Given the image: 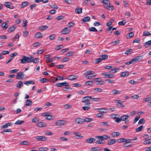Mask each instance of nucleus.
<instances>
[{"instance_id":"1","label":"nucleus","mask_w":151,"mask_h":151,"mask_svg":"<svg viewBox=\"0 0 151 151\" xmlns=\"http://www.w3.org/2000/svg\"><path fill=\"white\" fill-rule=\"evenodd\" d=\"M101 2L103 4L104 7L109 10H113L114 9V7L110 6V3L108 0H101Z\"/></svg>"},{"instance_id":"2","label":"nucleus","mask_w":151,"mask_h":151,"mask_svg":"<svg viewBox=\"0 0 151 151\" xmlns=\"http://www.w3.org/2000/svg\"><path fill=\"white\" fill-rule=\"evenodd\" d=\"M32 60V57L30 56L29 58L23 56V58L20 59V62L23 64L25 63H30Z\"/></svg>"},{"instance_id":"3","label":"nucleus","mask_w":151,"mask_h":151,"mask_svg":"<svg viewBox=\"0 0 151 151\" xmlns=\"http://www.w3.org/2000/svg\"><path fill=\"white\" fill-rule=\"evenodd\" d=\"M67 123V121L64 120H62L57 121L55 124L56 126H62L65 125Z\"/></svg>"},{"instance_id":"4","label":"nucleus","mask_w":151,"mask_h":151,"mask_svg":"<svg viewBox=\"0 0 151 151\" xmlns=\"http://www.w3.org/2000/svg\"><path fill=\"white\" fill-rule=\"evenodd\" d=\"M96 137L97 139H99L101 140H107L109 139H110L111 137L110 136H108L107 135H104L102 136H96Z\"/></svg>"},{"instance_id":"5","label":"nucleus","mask_w":151,"mask_h":151,"mask_svg":"<svg viewBox=\"0 0 151 151\" xmlns=\"http://www.w3.org/2000/svg\"><path fill=\"white\" fill-rule=\"evenodd\" d=\"M55 86L58 87H62L64 86L68 87L69 86V85L68 83L65 82L63 83H57L56 84Z\"/></svg>"},{"instance_id":"6","label":"nucleus","mask_w":151,"mask_h":151,"mask_svg":"<svg viewBox=\"0 0 151 151\" xmlns=\"http://www.w3.org/2000/svg\"><path fill=\"white\" fill-rule=\"evenodd\" d=\"M24 74L23 72H19L17 73L16 78L20 80L24 78Z\"/></svg>"},{"instance_id":"7","label":"nucleus","mask_w":151,"mask_h":151,"mask_svg":"<svg viewBox=\"0 0 151 151\" xmlns=\"http://www.w3.org/2000/svg\"><path fill=\"white\" fill-rule=\"evenodd\" d=\"M35 139L39 141H44L47 140V138L43 136H37L35 137Z\"/></svg>"},{"instance_id":"8","label":"nucleus","mask_w":151,"mask_h":151,"mask_svg":"<svg viewBox=\"0 0 151 151\" xmlns=\"http://www.w3.org/2000/svg\"><path fill=\"white\" fill-rule=\"evenodd\" d=\"M91 99V97L90 96H87L84 97L83 99V102L85 103L86 104H90V103H88V101Z\"/></svg>"},{"instance_id":"9","label":"nucleus","mask_w":151,"mask_h":151,"mask_svg":"<svg viewBox=\"0 0 151 151\" xmlns=\"http://www.w3.org/2000/svg\"><path fill=\"white\" fill-rule=\"evenodd\" d=\"M42 116H47L46 119L48 120H51L52 119V116L50 115L49 113H45L42 114Z\"/></svg>"},{"instance_id":"10","label":"nucleus","mask_w":151,"mask_h":151,"mask_svg":"<svg viewBox=\"0 0 151 151\" xmlns=\"http://www.w3.org/2000/svg\"><path fill=\"white\" fill-rule=\"evenodd\" d=\"M75 122L78 124H82L84 122L83 119L80 118H78L76 119Z\"/></svg>"},{"instance_id":"11","label":"nucleus","mask_w":151,"mask_h":151,"mask_svg":"<svg viewBox=\"0 0 151 151\" xmlns=\"http://www.w3.org/2000/svg\"><path fill=\"white\" fill-rule=\"evenodd\" d=\"M70 31V28L65 27L62 31L63 34H65L68 33Z\"/></svg>"},{"instance_id":"12","label":"nucleus","mask_w":151,"mask_h":151,"mask_svg":"<svg viewBox=\"0 0 151 151\" xmlns=\"http://www.w3.org/2000/svg\"><path fill=\"white\" fill-rule=\"evenodd\" d=\"M4 5L8 8L13 9V7L12 4L10 2H5Z\"/></svg>"},{"instance_id":"13","label":"nucleus","mask_w":151,"mask_h":151,"mask_svg":"<svg viewBox=\"0 0 151 151\" xmlns=\"http://www.w3.org/2000/svg\"><path fill=\"white\" fill-rule=\"evenodd\" d=\"M78 77L77 76L71 75L68 76L67 79L70 80H74L76 79Z\"/></svg>"},{"instance_id":"14","label":"nucleus","mask_w":151,"mask_h":151,"mask_svg":"<svg viewBox=\"0 0 151 151\" xmlns=\"http://www.w3.org/2000/svg\"><path fill=\"white\" fill-rule=\"evenodd\" d=\"M116 140L115 139L109 140L107 142V144L108 145H111L116 143Z\"/></svg>"},{"instance_id":"15","label":"nucleus","mask_w":151,"mask_h":151,"mask_svg":"<svg viewBox=\"0 0 151 151\" xmlns=\"http://www.w3.org/2000/svg\"><path fill=\"white\" fill-rule=\"evenodd\" d=\"M37 125L39 127H45L46 126V124L44 122H40L37 123Z\"/></svg>"},{"instance_id":"16","label":"nucleus","mask_w":151,"mask_h":151,"mask_svg":"<svg viewBox=\"0 0 151 151\" xmlns=\"http://www.w3.org/2000/svg\"><path fill=\"white\" fill-rule=\"evenodd\" d=\"M129 75V73L128 71H125L121 73L120 76L122 77L127 76Z\"/></svg>"},{"instance_id":"17","label":"nucleus","mask_w":151,"mask_h":151,"mask_svg":"<svg viewBox=\"0 0 151 151\" xmlns=\"http://www.w3.org/2000/svg\"><path fill=\"white\" fill-rule=\"evenodd\" d=\"M96 110H99L98 111V112H101V113H107L108 111V110L107 109H96Z\"/></svg>"},{"instance_id":"18","label":"nucleus","mask_w":151,"mask_h":151,"mask_svg":"<svg viewBox=\"0 0 151 151\" xmlns=\"http://www.w3.org/2000/svg\"><path fill=\"white\" fill-rule=\"evenodd\" d=\"M96 139L95 138L90 137L86 139V141L87 142L92 143L93 141H95Z\"/></svg>"},{"instance_id":"19","label":"nucleus","mask_w":151,"mask_h":151,"mask_svg":"<svg viewBox=\"0 0 151 151\" xmlns=\"http://www.w3.org/2000/svg\"><path fill=\"white\" fill-rule=\"evenodd\" d=\"M142 56H137L133 58L132 60L133 63H134L139 60L140 59V58H141V59H142Z\"/></svg>"},{"instance_id":"20","label":"nucleus","mask_w":151,"mask_h":151,"mask_svg":"<svg viewBox=\"0 0 151 151\" xmlns=\"http://www.w3.org/2000/svg\"><path fill=\"white\" fill-rule=\"evenodd\" d=\"M129 116L128 115H124L121 117V120L122 121H124L127 120L129 118Z\"/></svg>"},{"instance_id":"21","label":"nucleus","mask_w":151,"mask_h":151,"mask_svg":"<svg viewBox=\"0 0 151 151\" xmlns=\"http://www.w3.org/2000/svg\"><path fill=\"white\" fill-rule=\"evenodd\" d=\"M120 134V133L119 132H112L111 134L112 137H115L119 136Z\"/></svg>"},{"instance_id":"22","label":"nucleus","mask_w":151,"mask_h":151,"mask_svg":"<svg viewBox=\"0 0 151 151\" xmlns=\"http://www.w3.org/2000/svg\"><path fill=\"white\" fill-rule=\"evenodd\" d=\"M12 123H8L5 124L4 125H2L1 127V128L3 129L4 128H6L11 126Z\"/></svg>"},{"instance_id":"23","label":"nucleus","mask_w":151,"mask_h":151,"mask_svg":"<svg viewBox=\"0 0 151 151\" xmlns=\"http://www.w3.org/2000/svg\"><path fill=\"white\" fill-rule=\"evenodd\" d=\"M84 74L85 75H91L95 74V73L93 71L89 70L86 71Z\"/></svg>"},{"instance_id":"24","label":"nucleus","mask_w":151,"mask_h":151,"mask_svg":"<svg viewBox=\"0 0 151 151\" xmlns=\"http://www.w3.org/2000/svg\"><path fill=\"white\" fill-rule=\"evenodd\" d=\"M93 90L95 93H97L98 92H101L103 91L102 89L100 88H95L93 89Z\"/></svg>"},{"instance_id":"25","label":"nucleus","mask_w":151,"mask_h":151,"mask_svg":"<svg viewBox=\"0 0 151 151\" xmlns=\"http://www.w3.org/2000/svg\"><path fill=\"white\" fill-rule=\"evenodd\" d=\"M23 83L21 81H19L17 84L16 86L17 88H20L23 86Z\"/></svg>"},{"instance_id":"26","label":"nucleus","mask_w":151,"mask_h":151,"mask_svg":"<svg viewBox=\"0 0 151 151\" xmlns=\"http://www.w3.org/2000/svg\"><path fill=\"white\" fill-rule=\"evenodd\" d=\"M42 34L40 32H38L36 33L35 35V37L38 38L42 37Z\"/></svg>"},{"instance_id":"27","label":"nucleus","mask_w":151,"mask_h":151,"mask_svg":"<svg viewBox=\"0 0 151 151\" xmlns=\"http://www.w3.org/2000/svg\"><path fill=\"white\" fill-rule=\"evenodd\" d=\"M1 26L2 27L4 28L5 29H7L8 28V24H7L6 22H5L2 23Z\"/></svg>"},{"instance_id":"28","label":"nucleus","mask_w":151,"mask_h":151,"mask_svg":"<svg viewBox=\"0 0 151 151\" xmlns=\"http://www.w3.org/2000/svg\"><path fill=\"white\" fill-rule=\"evenodd\" d=\"M144 145H149L151 144V138L145 140L143 142Z\"/></svg>"},{"instance_id":"29","label":"nucleus","mask_w":151,"mask_h":151,"mask_svg":"<svg viewBox=\"0 0 151 151\" xmlns=\"http://www.w3.org/2000/svg\"><path fill=\"white\" fill-rule=\"evenodd\" d=\"M133 50L131 49H128L126 51L125 54L127 55H129L132 52Z\"/></svg>"},{"instance_id":"30","label":"nucleus","mask_w":151,"mask_h":151,"mask_svg":"<svg viewBox=\"0 0 151 151\" xmlns=\"http://www.w3.org/2000/svg\"><path fill=\"white\" fill-rule=\"evenodd\" d=\"M29 2L27 1H24L22 2L21 4V8H24L26 7L28 4Z\"/></svg>"},{"instance_id":"31","label":"nucleus","mask_w":151,"mask_h":151,"mask_svg":"<svg viewBox=\"0 0 151 151\" xmlns=\"http://www.w3.org/2000/svg\"><path fill=\"white\" fill-rule=\"evenodd\" d=\"M16 28V27L14 26H12L9 28L8 29V32H12L14 31L15 30V29Z\"/></svg>"},{"instance_id":"32","label":"nucleus","mask_w":151,"mask_h":151,"mask_svg":"<svg viewBox=\"0 0 151 151\" xmlns=\"http://www.w3.org/2000/svg\"><path fill=\"white\" fill-rule=\"evenodd\" d=\"M74 134L77 136L78 138H81L83 137L81 135V134L79 132H74Z\"/></svg>"},{"instance_id":"33","label":"nucleus","mask_w":151,"mask_h":151,"mask_svg":"<svg viewBox=\"0 0 151 151\" xmlns=\"http://www.w3.org/2000/svg\"><path fill=\"white\" fill-rule=\"evenodd\" d=\"M82 9L79 7L77 8L75 10V12L78 14H81L82 13Z\"/></svg>"},{"instance_id":"34","label":"nucleus","mask_w":151,"mask_h":151,"mask_svg":"<svg viewBox=\"0 0 151 151\" xmlns=\"http://www.w3.org/2000/svg\"><path fill=\"white\" fill-rule=\"evenodd\" d=\"M83 122H90L92 121V118L86 117L84 119H83Z\"/></svg>"},{"instance_id":"35","label":"nucleus","mask_w":151,"mask_h":151,"mask_svg":"<svg viewBox=\"0 0 151 151\" xmlns=\"http://www.w3.org/2000/svg\"><path fill=\"white\" fill-rule=\"evenodd\" d=\"M35 82L33 81H27L26 82H25L24 83V84L26 85H28L29 84H34Z\"/></svg>"},{"instance_id":"36","label":"nucleus","mask_w":151,"mask_h":151,"mask_svg":"<svg viewBox=\"0 0 151 151\" xmlns=\"http://www.w3.org/2000/svg\"><path fill=\"white\" fill-rule=\"evenodd\" d=\"M29 142L27 141H22L20 142V144L23 145H28Z\"/></svg>"},{"instance_id":"37","label":"nucleus","mask_w":151,"mask_h":151,"mask_svg":"<svg viewBox=\"0 0 151 151\" xmlns=\"http://www.w3.org/2000/svg\"><path fill=\"white\" fill-rule=\"evenodd\" d=\"M112 92L113 94L117 95L120 94L119 91L117 90H113L112 91Z\"/></svg>"},{"instance_id":"38","label":"nucleus","mask_w":151,"mask_h":151,"mask_svg":"<svg viewBox=\"0 0 151 151\" xmlns=\"http://www.w3.org/2000/svg\"><path fill=\"white\" fill-rule=\"evenodd\" d=\"M90 19V17H86L83 18L82 20V21L84 22H87Z\"/></svg>"},{"instance_id":"39","label":"nucleus","mask_w":151,"mask_h":151,"mask_svg":"<svg viewBox=\"0 0 151 151\" xmlns=\"http://www.w3.org/2000/svg\"><path fill=\"white\" fill-rule=\"evenodd\" d=\"M143 127H144L143 125H141L138 127L136 129V132H137L141 131L142 130Z\"/></svg>"},{"instance_id":"40","label":"nucleus","mask_w":151,"mask_h":151,"mask_svg":"<svg viewBox=\"0 0 151 151\" xmlns=\"http://www.w3.org/2000/svg\"><path fill=\"white\" fill-rule=\"evenodd\" d=\"M120 69L119 68H114L110 70V72L111 73H114L116 72L117 70H119Z\"/></svg>"},{"instance_id":"41","label":"nucleus","mask_w":151,"mask_h":151,"mask_svg":"<svg viewBox=\"0 0 151 151\" xmlns=\"http://www.w3.org/2000/svg\"><path fill=\"white\" fill-rule=\"evenodd\" d=\"M151 44V40H149L145 44V47H149Z\"/></svg>"},{"instance_id":"42","label":"nucleus","mask_w":151,"mask_h":151,"mask_svg":"<svg viewBox=\"0 0 151 151\" xmlns=\"http://www.w3.org/2000/svg\"><path fill=\"white\" fill-rule=\"evenodd\" d=\"M91 150L92 151H100L101 150V149L99 147H93L91 148Z\"/></svg>"},{"instance_id":"43","label":"nucleus","mask_w":151,"mask_h":151,"mask_svg":"<svg viewBox=\"0 0 151 151\" xmlns=\"http://www.w3.org/2000/svg\"><path fill=\"white\" fill-rule=\"evenodd\" d=\"M89 30L90 32H96L98 31L94 27H92L89 29Z\"/></svg>"},{"instance_id":"44","label":"nucleus","mask_w":151,"mask_h":151,"mask_svg":"<svg viewBox=\"0 0 151 151\" xmlns=\"http://www.w3.org/2000/svg\"><path fill=\"white\" fill-rule=\"evenodd\" d=\"M151 34L150 32L147 31H144L143 32V36L150 35Z\"/></svg>"},{"instance_id":"45","label":"nucleus","mask_w":151,"mask_h":151,"mask_svg":"<svg viewBox=\"0 0 151 151\" xmlns=\"http://www.w3.org/2000/svg\"><path fill=\"white\" fill-rule=\"evenodd\" d=\"M48 150V148L47 147H41L39 148V150L40 151H46Z\"/></svg>"},{"instance_id":"46","label":"nucleus","mask_w":151,"mask_h":151,"mask_svg":"<svg viewBox=\"0 0 151 151\" xmlns=\"http://www.w3.org/2000/svg\"><path fill=\"white\" fill-rule=\"evenodd\" d=\"M126 20H123L119 22L118 23V24L119 25H121L122 26H124L125 25L126 23Z\"/></svg>"},{"instance_id":"47","label":"nucleus","mask_w":151,"mask_h":151,"mask_svg":"<svg viewBox=\"0 0 151 151\" xmlns=\"http://www.w3.org/2000/svg\"><path fill=\"white\" fill-rule=\"evenodd\" d=\"M48 28V27L47 26H46L45 25H43L40 28V30H45L46 29H47Z\"/></svg>"},{"instance_id":"48","label":"nucleus","mask_w":151,"mask_h":151,"mask_svg":"<svg viewBox=\"0 0 151 151\" xmlns=\"http://www.w3.org/2000/svg\"><path fill=\"white\" fill-rule=\"evenodd\" d=\"M102 60V59L101 58H98L95 60V63L96 64H98Z\"/></svg>"},{"instance_id":"49","label":"nucleus","mask_w":151,"mask_h":151,"mask_svg":"<svg viewBox=\"0 0 151 151\" xmlns=\"http://www.w3.org/2000/svg\"><path fill=\"white\" fill-rule=\"evenodd\" d=\"M104 114L102 113H99L96 114V116L98 117L102 118L104 117Z\"/></svg>"},{"instance_id":"50","label":"nucleus","mask_w":151,"mask_h":151,"mask_svg":"<svg viewBox=\"0 0 151 151\" xmlns=\"http://www.w3.org/2000/svg\"><path fill=\"white\" fill-rule=\"evenodd\" d=\"M125 140H126V139L122 138L119 139L117 140V142H124Z\"/></svg>"},{"instance_id":"51","label":"nucleus","mask_w":151,"mask_h":151,"mask_svg":"<svg viewBox=\"0 0 151 151\" xmlns=\"http://www.w3.org/2000/svg\"><path fill=\"white\" fill-rule=\"evenodd\" d=\"M71 104H65L63 106V108L65 109H67L71 107Z\"/></svg>"},{"instance_id":"52","label":"nucleus","mask_w":151,"mask_h":151,"mask_svg":"<svg viewBox=\"0 0 151 151\" xmlns=\"http://www.w3.org/2000/svg\"><path fill=\"white\" fill-rule=\"evenodd\" d=\"M106 81L107 82L109 83H114V81L113 80H110V79H107L105 81Z\"/></svg>"},{"instance_id":"53","label":"nucleus","mask_w":151,"mask_h":151,"mask_svg":"<svg viewBox=\"0 0 151 151\" xmlns=\"http://www.w3.org/2000/svg\"><path fill=\"white\" fill-rule=\"evenodd\" d=\"M140 115H138L134 119V123H136L137 121L140 119Z\"/></svg>"},{"instance_id":"54","label":"nucleus","mask_w":151,"mask_h":151,"mask_svg":"<svg viewBox=\"0 0 151 151\" xmlns=\"http://www.w3.org/2000/svg\"><path fill=\"white\" fill-rule=\"evenodd\" d=\"M41 45V44L40 42H37L33 44V47H36L38 46H39Z\"/></svg>"},{"instance_id":"55","label":"nucleus","mask_w":151,"mask_h":151,"mask_svg":"<svg viewBox=\"0 0 151 151\" xmlns=\"http://www.w3.org/2000/svg\"><path fill=\"white\" fill-rule=\"evenodd\" d=\"M39 58H36L34 59H33L32 58V62L35 63H37L39 61Z\"/></svg>"},{"instance_id":"56","label":"nucleus","mask_w":151,"mask_h":151,"mask_svg":"<svg viewBox=\"0 0 151 151\" xmlns=\"http://www.w3.org/2000/svg\"><path fill=\"white\" fill-rule=\"evenodd\" d=\"M40 81L42 83H45L47 82V80L45 78H42L40 80Z\"/></svg>"},{"instance_id":"57","label":"nucleus","mask_w":151,"mask_h":151,"mask_svg":"<svg viewBox=\"0 0 151 151\" xmlns=\"http://www.w3.org/2000/svg\"><path fill=\"white\" fill-rule=\"evenodd\" d=\"M145 122V120L144 119H141L138 122V124H143Z\"/></svg>"},{"instance_id":"58","label":"nucleus","mask_w":151,"mask_h":151,"mask_svg":"<svg viewBox=\"0 0 151 151\" xmlns=\"http://www.w3.org/2000/svg\"><path fill=\"white\" fill-rule=\"evenodd\" d=\"M55 34L49 36V38L50 40H53L54 39L55 37Z\"/></svg>"},{"instance_id":"59","label":"nucleus","mask_w":151,"mask_h":151,"mask_svg":"<svg viewBox=\"0 0 151 151\" xmlns=\"http://www.w3.org/2000/svg\"><path fill=\"white\" fill-rule=\"evenodd\" d=\"M27 22H27V20H24L23 21V24H24L23 27H25L24 28V29H27V27H26L27 26Z\"/></svg>"},{"instance_id":"60","label":"nucleus","mask_w":151,"mask_h":151,"mask_svg":"<svg viewBox=\"0 0 151 151\" xmlns=\"http://www.w3.org/2000/svg\"><path fill=\"white\" fill-rule=\"evenodd\" d=\"M24 122V121L18 120L16 122L15 124L18 125H20L22 124Z\"/></svg>"},{"instance_id":"61","label":"nucleus","mask_w":151,"mask_h":151,"mask_svg":"<svg viewBox=\"0 0 151 151\" xmlns=\"http://www.w3.org/2000/svg\"><path fill=\"white\" fill-rule=\"evenodd\" d=\"M102 125H103L106 126L107 127H109L110 125L108 124V123L106 122H102L101 123Z\"/></svg>"},{"instance_id":"62","label":"nucleus","mask_w":151,"mask_h":151,"mask_svg":"<svg viewBox=\"0 0 151 151\" xmlns=\"http://www.w3.org/2000/svg\"><path fill=\"white\" fill-rule=\"evenodd\" d=\"M137 111H133L130 113V114L131 116H133L135 115Z\"/></svg>"},{"instance_id":"63","label":"nucleus","mask_w":151,"mask_h":151,"mask_svg":"<svg viewBox=\"0 0 151 151\" xmlns=\"http://www.w3.org/2000/svg\"><path fill=\"white\" fill-rule=\"evenodd\" d=\"M93 83V81H88L86 82L85 83L86 85H91Z\"/></svg>"},{"instance_id":"64","label":"nucleus","mask_w":151,"mask_h":151,"mask_svg":"<svg viewBox=\"0 0 151 151\" xmlns=\"http://www.w3.org/2000/svg\"><path fill=\"white\" fill-rule=\"evenodd\" d=\"M39 121V119L37 117H35L32 120V122H37Z\"/></svg>"}]
</instances>
